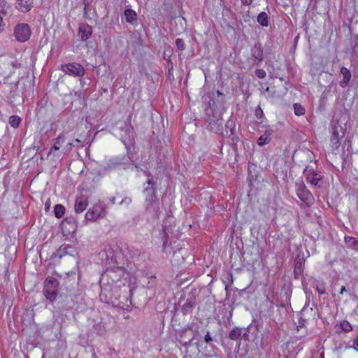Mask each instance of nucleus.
<instances>
[{
  "label": "nucleus",
  "instance_id": "15",
  "mask_svg": "<svg viewBox=\"0 0 358 358\" xmlns=\"http://www.w3.org/2000/svg\"><path fill=\"white\" fill-rule=\"evenodd\" d=\"M122 164L121 160L118 158H113L110 159L103 166L105 171H111L116 169L118 166Z\"/></svg>",
  "mask_w": 358,
  "mask_h": 358
},
{
  "label": "nucleus",
  "instance_id": "38",
  "mask_svg": "<svg viewBox=\"0 0 358 358\" xmlns=\"http://www.w3.org/2000/svg\"><path fill=\"white\" fill-rule=\"evenodd\" d=\"M59 148H60V147H59V145H57L56 144H54V145H52V146L51 147V148L50 149V151H49V152H48V155H50L54 154V152H55V151L59 150Z\"/></svg>",
  "mask_w": 358,
  "mask_h": 358
},
{
  "label": "nucleus",
  "instance_id": "6",
  "mask_svg": "<svg viewBox=\"0 0 358 358\" xmlns=\"http://www.w3.org/2000/svg\"><path fill=\"white\" fill-rule=\"evenodd\" d=\"M295 186L296 194L303 202L308 204L314 201L313 194L302 181L296 182Z\"/></svg>",
  "mask_w": 358,
  "mask_h": 358
},
{
  "label": "nucleus",
  "instance_id": "42",
  "mask_svg": "<svg viewBox=\"0 0 358 358\" xmlns=\"http://www.w3.org/2000/svg\"><path fill=\"white\" fill-rule=\"evenodd\" d=\"M241 3L245 6H249L252 3V0H241Z\"/></svg>",
  "mask_w": 358,
  "mask_h": 358
},
{
  "label": "nucleus",
  "instance_id": "48",
  "mask_svg": "<svg viewBox=\"0 0 358 358\" xmlns=\"http://www.w3.org/2000/svg\"><path fill=\"white\" fill-rule=\"evenodd\" d=\"M80 142H81V140H80V139H79V138H76V139L75 140V142H74L73 143L77 145V143H80Z\"/></svg>",
  "mask_w": 358,
  "mask_h": 358
},
{
  "label": "nucleus",
  "instance_id": "11",
  "mask_svg": "<svg viewBox=\"0 0 358 358\" xmlns=\"http://www.w3.org/2000/svg\"><path fill=\"white\" fill-rule=\"evenodd\" d=\"M88 206L87 198L83 196H80L76 198L75 201V211L77 213H83Z\"/></svg>",
  "mask_w": 358,
  "mask_h": 358
},
{
  "label": "nucleus",
  "instance_id": "34",
  "mask_svg": "<svg viewBox=\"0 0 358 358\" xmlns=\"http://www.w3.org/2000/svg\"><path fill=\"white\" fill-rule=\"evenodd\" d=\"M66 141V137L64 136V135H59L56 139H55V144H56L57 145H59L60 147V145L64 143Z\"/></svg>",
  "mask_w": 358,
  "mask_h": 358
},
{
  "label": "nucleus",
  "instance_id": "18",
  "mask_svg": "<svg viewBox=\"0 0 358 358\" xmlns=\"http://www.w3.org/2000/svg\"><path fill=\"white\" fill-rule=\"evenodd\" d=\"M124 16L126 21L131 24H134L137 22V14L131 8L125 9Z\"/></svg>",
  "mask_w": 358,
  "mask_h": 358
},
{
  "label": "nucleus",
  "instance_id": "53",
  "mask_svg": "<svg viewBox=\"0 0 358 358\" xmlns=\"http://www.w3.org/2000/svg\"><path fill=\"white\" fill-rule=\"evenodd\" d=\"M269 90H270V88L268 87H267L266 89L265 90V91H266V92H269Z\"/></svg>",
  "mask_w": 358,
  "mask_h": 358
},
{
  "label": "nucleus",
  "instance_id": "16",
  "mask_svg": "<svg viewBox=\"0 0 358 358\" xmlns=\"http://www.w3.org/2000/svg\"><path fill=\"white\" fill-rule=\"evenodd\" d=\"M322 178V175L315 171H310V172L306 174V180L313 185H317Z\"/></svg>",
  "mask_w": 358,
  "mask_h": 358
},
{
  "label": "nucleus",
  "instance_id": "45",
  "mask_svg": "<svg viewBox=\"0 0 358 358\" xmlns=\"http://www.w3.org/2000/svg\"><path fill=\"white\" fill-rule=\"evenodd\" d=\"M317 291L320 294H323L325 293V290L324 288H322V289L317 288Z\"/></svg>",
  "mask_w": 358,
  "mask_h": 358
},
{
  "label": "nucleus",
  "instance_id": "52",
  "mask_svg": "<svg viewBox=\"0 0 358 358\" xmlns=\"http://www.w3.org/2000/svg\"><path fill=\"white\" fill-rule=\"evenodd\" d=\"M217 93L218 95H222V93H221L219 90L217 91Z\"/></svg>",
  "mask_w": 358,
  "mask_h": 358
},
{
  "label": "nucleus",
  "instance_id": "20",
  "mask_svg": "<svg viewBox=\"0 0 358 358\" xmlns=\"http://www.w3.org/2000/svg\"><path fill=\"white\" fill-rule=\"evenodd\" d=\"M11 8L4 0H0V16L5 17L10 15Z\"/></svg>",
  "mask_w": 358,
  "mask_h": 358
},
{
  "label": "nucleus",
  "instance_id": "49",
  "mask_svg": "<svg viewBox=\"0 0 358 358\" xmlns=\"http://www.w3.org/2000/svg\"><path fill=\"white\" fill-rule=\"evenodd\" d=\"M204 356H205L206 357H207V358H211V357H213V355H208V354H205V355H204Z\"/></svg>",
  "mask_w": 358,
  "mask_h": 358
},
{
  "label": "nucleus",
  "instance_id": "13",
  "mask_svg": "<svg viewBox=\"0 0 358 358\" xmlns=\"http://www.w3.org/2000/svg\"><path fill=\"white\" fill-rule=\"evenodd\" d=\"M34 5L33 0H17L16 8L23 13L29 11Z\"/></svg>",
  "mask_w": 358,
  "mask_h": 358
},
{
  "label": "nucleus",
  "instance_id": "46",
  "mask_svg": "<svg viewBox=\"0 0 358 358\" xmlns=\"http://www.w3.org/2000/svg\"><path fill=\"white\" fill-rule=\"evenodd\" d=\"M346 288L345 286H342L341 289V291H340V294H343L344 293V292H346Z\"/></svg>",
  "mask_w": 358,
  "mask_h": 358
},
{
  "label": "nucleus",
  "instance_id": "50",
  "mask_svg": "<svg viewBox=\"0 0 358 358\" xmlns=\"http://www.w3.org/2000/svg\"><path fill=\"white\" fill-rule=\"evenodd\" d=\"M148 183L149 185H153V184H154V183L152 182V179H148Z\"/></svg>",
  "mask_w": 358,
  "mask_h": 358
},
{
  "label": "nucleus",
  "instance_id": "14",
  "mask_svg": "<svg viewBox=\"0 0 358 358\" xmlns=\"http://www.w3.org/2000/svg\"><path fill=\"white\" fill-rule=\"evenodd\" d=\"M226 135L228 136L229 138H231V143L233 145H236L237 142L238 141V137H236L234 134V122L231 120H228L226 122Z\"/></svg>",
  "mask_w": 358,
  "mask_h": 358
},
{
  "label": "nucleus",
  "instance_id": "43",
  "mask_svg": "<svg viewBox=\"0 0 358 358\" xmlns=\"http://www.w3.org/2000/svg\"><path fill=\"white\" fill-rule=\"evenodd\" d=\"M4 24L3 23L2 16H0V32L3 30Z\"/></svg>",
  "mask_w": 358,
  "mask_h": 358
},
{
  "label": "nucleus",
  "instance_id": "35",
  "mask_svg": "<svg viewBox=\"0 0 358 358\" xmlns=\"http://www.w3.org/2000/svg\"><path fill=\"white\" fill-rule=\"evenodd\" d=\"M195 345L196 346V348L199 352L203 351L204 352H210L211 350H212L211 348H210V350H209L208 346H206L204 348L200 349V347H201V344L199 341L196 342Z\"/></svg>",
  "mask_w": 358,
  "mask_h": 358
},
{
  "label": "nucleus",
  "instance_id": "27",
  "mask_svg": "<svg viewBox=\"0 0 358 358\" xmlns=\"http://www.w3.org/2000/svg\"><path fill=\"white\" fill-rule=\"evenodd\" d=\"M21 122V119L19 116L12 115L9 118V124L13 128H17Z\"/></svg>",
  "mask_w": 358,
  "mask_h": 358
},
{
  "label": "nucleus",
  "instance_id": "28",
  "mask_svg": "<svg viewBox=\"0 0 358 358\" xmlns=\"http://www.w3.org/2000/svg\"><path fill=\"white\" fill-rule=\"evenodd\" d=\"M193 306H194V303L192 301H187L182 306L181 310L183 314H185V315L187 314L192 310V308H193Z\"/></svg>",
  "mask_w": 358,
  "mask_h": 358
},
{
  "label": "nucleus",
  "instance_id": "26",
  "mask_svg": "<svg viewBox=\"0 0 358 358\" xmlns=\"http://www.w3.org/2000/svg\"><path fill=\"white\" fill-rule=\"evenodd\" d=\"M55 215L57 218H61L65 213V208L61 204H57L54 209Z\"/></svg>",
  "mask_w": 358,
  "mask_h": 358
},
{
  "label": "nucleus",
  "instance_id": "5",
  "mask_svg": "<svg viewBox=\"0 0 358 358\" xmlns=\"http://www.w3.org/2000/svg\"><path fill=\"white\" fill-rule=\"evenodd\" d=\"M344 132L341 125L337 122L331 127L330 138L331 146L333 150L338 149L341 145V140L343 137Z\"/></svg>",
  "mask_w": 358,
  "mask_h": 358
},
{
  "label": "nucleus",
  "instance_id": "23",
  "mask_svg": "<svg viewBox=\"0 0 358 358\" xmlns=\"http://www.w3.org/2000/svg\"><path fill=\"white\" fill-rule=\"evenodd\" d=\"M257 22L263 27L268 25V15L265 12L260 13L257 16Z\"/></svg>",
  "mask_w": 358,
  "mask_h": 358
},
{
  "label": "nucleus",
  "instance_id": "29",
  "mask_svg": "<svg viewBox=\"0 0 358 358\" xmlns=\"http://www.w3.org/2000/svg\"><path fill=\"white\" fill-rule=\"evenodd\" d=\"M293 107L296 115L300 116L305 113V109L301 104L294 103Z\"/></svg>",
  "mask_w": 358,
  "mask_h": 358
},
{
  "label": "nucleus",
  "instance_id": "10",
  "mask_svg": "<svg viewBox=\"0 0 358 358\" xmlns=\"http://www.w3.org/2000/svg\"><path fill=\"white\" fill-rule=\"evenodd\" d=\"M251 55L257 61V64L263 61V48L260 43H256L251 48Z\"/></svg>",
  "mask_w": 358,
  "mask_h": 358
},
{
  "label": "nucleus",
  "instance_id": "51",
  "mask_svg": "<svg viewBox=\"0 0 358 358\" xmlns=\"http://www.w3.org/2000/svg\"><path fill=\"white\" fill-rule=\"evenodd\" d=\"M50 206V204H48V203H45V208L46 209L48 208Z\"/></svg>",
  "mask_w": 358,
  "mask_h": 358
},
{
  "label": "nucleus",
  "instance_id": "1",
  "mask_svg": "<svg viewBox=\"0 0 358 358\" xmlns=\"http://www.w3.org/2000/svg\"><path fill=\"white\" fill-rule=\"evenodd\" d=\"M59 282L57 279L54 278H48L45 281L43 292L45 298L50 301H54L57 296V288Z\"/></svg>",
  "mask_w": 358,
  "mask_h": 358
},
{
  "label": "nucleus",
  "instance_id": "8",
  "mask_svg": "<svg viewBox=\"0 0 358 358\" xmlns=\"http://www.w3.org/2000/svg\"><path fill=\"white\" fill-rule=\"evenodd\" d=\"M176 339L181 345L188 348L192 345V341L195 340V336L191 337L190 329H185L179 332Z\"/></svg>",
  "mask_w": 358,
  "mask_h": 358
},
{
  "label": "nucleus",
  "instance_id": "40",
  "mask_svg": "<svg viewBox=\"0 0 358 358\" xmlns=\"http://www.w3.org/2000/svg\"><path fill=\"white\" fill-rule=\"evenodd\" d=\"M75 146H76V144H74V143H69V144L65 147V148H64V149H65L66 152H69V151L71 150L72 147H75Z\"/></svg>",
  "mask_w": 358,
  "mask_h": 358
},
{
  "label": "nucleus",
  "instance_id": "54",
  "mask_svg": "<svg viewBox=\"0 0 358 358\" xmlns=\"http://www.w3.org/2000/svg\"><path fill=\"white\" fill-rule=\"evenodd\" d=\"M179 252H178V253H179ZM178 255V252H174V256H176V255Z\"/></svg>",
  "mask_w": 358,
  "mask_h": 358
},
{
  "label": "nucleus",
  "instance_id": "37",
  "mask_svg": "<svg viewBox=\"0 0 358 358\" xmlns=\"http://www.w3.org/2000/svg\"><path fill=\"white\" fill-rule=\"evenodd\" d=\"M264 113L260 106H258L255 110V116L257 119H261L263 117Z\"/></svg>",
  "mask_w": 358,
  "mask_h": 358
},
{
  "label": "nucleus",
  "instance_id": "2",
  "mask_svg": "<svg viewBox=\"0 0 358 358\" xmlns=\"http://www.w3.org/2000/svg\"><path fill=\"white\" fill-rule=\"evenodd\" d=\"M99 255L102 259L106 260L107 264L117 265V268L124 270V267L119 266L114 248L111 245H105L103 250L99 252Z\"/></svg>",
  "mask_w": 358,
  "mask_h": 358
},
{
  "label": "nucleus",
  "instance_id": "47",
  "mask_svg": "<svg viewBox=\"0 0 358 358\" xmlns=\"http://www.w3.org/2000/svg\"><path fill=\"white\" fill-rule=\"evenodd\" d=\"M190 331H192V332H191V334H191V337H192V336H195V340H196V339H197V334H196V333H195V334H193V331H192V330H191V329H190Z\"/></svg>",
  "mask_w": 358,
  "mask_h": 358
},
{
  "label": "nucleus",
  "instance_id": "31",
  "mask_svg": "<svg viewBox=\"0 0 358 358\" xmlns=\"http://www.w3.org/2000/svg\"><path fill=\"white\" fill-rule=\"evenodd\" d=\"M150 190L151 192V195L146 199V202H147L148 206H152V203L155 201V188L153 187H152L150 189Z\"/></svg>",
  "mask_w": 358,
  "mask_h": 358
},
{
  "label": "nucleus",
  "instance_id": "3",
  "mask_svg": "<svg viewBox=\"0 0 358 358\" xmlns=\"http://www.w3.org/2000/svg\"><path fill=\"white\" fill-rule=\"evenodd\" d=\"M31 29L27 23L17 24L14 28V36L19 42H25L30 38Z\"/></svg>",
  "mask_w": 358,
  "mask_h": 358
},
{
  "label": "nucleus",
  "instance_id": "7",
  "mask_svg": "<svg viewBox=\"0 0 358 358\" xmlns=\"http://www.w3.org/2000/svg\"><path fill=\"white\" fill-rule=\"evenodd\" d=\"M62 69L64 72L70 76H83L85 73L84 68L78 63H69L64 65Z\"/></svg>",
  "mask_w": 358,
  "mask_h": 358
},
{
  "label": "nucleus",
  "instance_id": "24",
  "mask_svg": "<svg viewBox=\"0 0 358 358\" xmlns=\"http://www.w3.org/2000/svg\"><path fill=\"white\" fill-rule=\"evenodd\" d=\"M62 225L63 229H66L67 227V225L71 226V229H72V231H75L76 229V225L75 224V221H74L73 218H71V217L66 218L65 220H64Z\"/></svg>",
  "mask_w": 358,
  "mask_h": 358
},
{
  "label": "nucleus",
  "instance_id": "32",
  "mask_svg": "<svg viewBox=\"0 0 358 358\" xmlns=\"http://www.w3.org/2000/svg\"><path fill=\"white\" fill-rule=\"evenodd\" d=\"M341 328L345 332H348L352 330V326L351 324L346 320L343 321L341 322Z\"/></svg>",
  "mask_w": 358,
  "mask_h": 358
},
{
  "label": "nucleus",
  "instance_id": "30",
  "mask_svg": "<svg viewBox=\"0 0 358 358\" xmlns=\"http://www.w3.org/2000/svg\"><path fill=\"white\" fill-rule=\"evenodd\" d=\"M212 341L213 338L211 337L210 332L207 331L204 336V342L208 343L209 345V348H211L212 351H213L215 346L211 343Z\"/></svg>",
  "mask_w": 358,
  "mask_h": 358
},
{
  "label": "nucleus",
  "instance_id": "4",
  "mask_svg": "<svg viewBox=\"0 0 358 358\" xmlns=\"http://www.w3.org/2000/svg\"><path fill=\"white\" fill-rule=\"evenodd\" d=\"M106 215V211L104 205L102 203H99L88 210L85 214V219L90 221H95L97 219L104 217Z\"/></svg>",
  "mask_w": 358,
  "mask_h": 358
},
{
  "label": "nucleus",
  "instance_id": "44",
  "mask_svg": "<svg viewBox=\"0 0 358 358\" xmlns=\"http://www.w3.org/2000/svg\"><path fill=\"white\" fill-rule=\"evenodd\" d=\"M306 322V320H305V319H303L302 317H301V318H300V321H299V323H300L299 327H301L302 326H303V325H304V322Z\"/></svg>",
  "mask_w": 358,
  "mask_h": 358
},
{
  "label": "nucleus",
  "instance_id": "21",
  "mask_svg": "<svg viewBox=\"0 0 358 358\" xmlns=\"http://www.w3.org/2000/svg\"><path fill=\"white\" fill-rule=\"evenodd\" d=\"M73 248L71 245H62L57 251L56 256L59 258H62L63 255L66 254H71Z\"/></svg>",
  "mask_w": 358,
  "mask_h": 358
},
{
  "label": "nucleus",
  "instance_id": "41",
  "mask_svg": "<svg viewBox=\"0 0 358 358\" xmlns=\"http://www.w3.org/2000/svg\"><path fill=\"white\" fill-rule=\"evenodd\" d=\"M352 348L358 350V336L354 340Z\"/></svg>",
  "mask_w": 358,
  "mask_h": 358
},
{
  "label": "nucleus",
  "instance_id": "17",
  "mask_svg": "<svg viewBox=\"0 0 358 358\" xmlns=\"http://www.w3.org/2000/svg\"><path fill=\"white\" fill-rule=\"evenodd\" d=\"M341 73L343 75V79L340 82V86L344 88L348 85L351 79V73L347 68L343 66L341 69Z\"/></svg>",
  "mask_w": 358,
  "mask_h": 358
},
{
  "label": "nucleus",
  "instance_id": "9",
  "mask_svg": "<svg viewBox=\"0 0 358 358\" xmlns=\"http://www.w3.org/2000/svg\"><path fill=\"white\" fill-rule=\"evenodd\" d=\"M208 122L207 129L209 131L216 134L221 131L223 124V120L222 119L216 118L215 117H209Z\"/></svg>",
  "mask_w": 358,
  "mask_h": 358
},
{
  "label": "nucleus",
  "instance_id": "39",
  "mask_svg": "<svg viewBox=\"0 0 358 358\" xmlns=\"http://www.w3.org/2000/svg\"><path fill=\"white\" fill-rule=\"evenodd\" d=\"M131 203V199L130 197H125L121 201V204L129 205Z\"/></svg>",
  "mask_w": 358,
  "mask_h": 358
},
{
  "label": "nucleus",
  "instance_id": "36",
  "mask_svg": "<svg viewBox=\"0 0 358 358\" xmlns=\"http://www.w3.org/2000/svg\"><path fill=\"white\" fill-rule=\"evenodd\" d=\"M255 75L259 78H264L266 77V71L264 69H257L255 71Z\"/></svg>",
  "mask_w": 358,
  "mask_h": 358
},
{
  "label": "nucleus",
  "instance_id": "19",
  "mask_svg": "<svg viewBox=\"0 0 358 358\" xmlns=\"http://www.w3.org/2000/svg\"><path fill=\"white\" fill-rule=\"evenodd\" d=\"M344 241L348 248H352L353 250L358 252V238L345 236Z\"/></svg>",
  "mask_w": 358,
  "mask_h": 358
},
{
  "label": "nucleus",
  "instance_id": "33",
  "mask_svg": "<svg viewBox=\"0 0 358 358\" xmlns=\"http://www.w3.org/2000/svg\"><path fill=\"white\" fill-rule=\"evenodd\" d=\"M176 45L177 48L180 51L184 50L185 48V43L181 38H177L176 40Z\"/></svg>",
  "mask_w": 358,
  "mask_h": 358
},
{
  "label": "nucleus",
  "instance_id": "12",
  "mask_svg": "<svg viewBox=\"0 0 358 358\" xmlns=\"http://www.w3.org/2000/svg\"><path fill=\"white\" fill-rule=\"evenodd\" d=\"M92 33V28L87 24H82L79 27L78 35L81 40L85 41L87 40Z\"/></svg>",
  "mask_w": 358,
  "mask_h": 358
},
{
  "label": "nucleus",
  "instance_id": "25",
  "mask_svg": "<svg viewBox=\"0 0 358 358\" xmlns=\"http://www.w3.org/2000/svg\"><path fill=\"white\" fill-rule=\"evenodd\" d=\"M270 133L267 134V131H266L263 135H262L257 140V144L259 146H263L270 141Z\"/></svg>",
  "mask_w": 358,
  "mask_h": 358
},
{
  "label": "nucleus",
  "instance_id": "22",
  "mask_svg": "<svg viewBox=\"0 0 358 358\" xmlns=\"http://www.w3.org/2000/svg\"><path fill=\"white\" fill-rule=\"evenodd\" d=\"M242 329L238 327L233 328L229 334V338L233 341L239 339L242 335Z\"/></svg>",
  "mask_w": 358,
  "mask_h": 358
}]
</instances>
